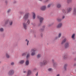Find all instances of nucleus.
<instances>
[{"mask_svg":"<svg viewBox=\"0 0 76 76\" xmlns=\"http://www.w3.org/2000/svg\"><path fill=\"white\" fill-rule=\"evenodd\" d=\"M37 18L38 19H39L40 22V23H42V22L43 20H44V18L42 17H41L39 16H38Z\"/></svg>","mask_w":76,"mask_h":76,"instance_id":"nucleus-4","label":"nucleus"},{"mask_svg":"<svg viewBox=\"0 0 76 76\" xmlns=\"http://www.w3.org/2000/svg\"><path fill=\"white\" fill-rule=\"evenodd\" d=\"M37 70V69H34V72H35V71Z\"/></svg>","mask_w":76,"mask_h":76,"instance_id":"nucleus-42","label":"nucleus"},{"mask_svg":"<svg viewBox=\"0 0 76 76\" xmlns=\"http://www.w3.org/2000/svg\"><path fill=\"white\" fill-rule=\"evenodd\" d=\"M23 73H26V71H24L23 72Z\"/></svg>","mask_w":76,"mask_h":76,"instance_id":"nucleus-44","label":"nucleus"},{"mask_svg":"<svg viewBox=\"0 0 76 76\" xmlns=\"http://www.w3.org/2000/svg\"><path fill=\"white\" fill-rule=\"evenodd\" d=\"M10 12V10H8L7 11V12L9 13V12Z\"/></svg>","mask_w":76,"mask_h":76,"instance_id":"nucleus-38","label":"nucleus"},{"mask_svg":"<svg viewBox=\"0 0 76 76\" xmlns=\"http://www.w3.org/2000/svg\"><path fill=\"white\" fill-rule=\"evenodd\" d=\"M66 58H67V56L66 55H64L62 56V58L63 59H65Z\"/></svg>","mask_w":76,"mask_h":76,"instance_id":"nucleus-21","label":"nucleus"},{"mask_svg":"<svg viewBox=\"0 0 76 76\" xmlns=\"http://www.w3.org/2000/svg\"><path fill=\"white\" fill-rule=\"evenodd\" d=\"M30 56V55L29 54H28L26 56V58H28Z\"/></svg>","mask_w":76,"mask_h":76,"instance_id":"nucleus-27","label":"nucleus"},{"mask_svg":"<svg viewBox=\"0 0 76 76\" xmlns=\"http://www.w3.org/2000/svg\"><path fill=\"white\" fill-rule=\"evenodd\" d=\"M41 37H42V34H41Z\"/></svg>","mask_w":76,"mask_h":76,"instance_id":"nucleus-50","label":"nucleus"},{"mask_svg":"<svg viewBox=\"0 0 76 76\" xmlns=\"http://www.w3.org/2000/svg\"><path fill=\"white\" fill-rule=\"evenodd\" d=\"M40 9L42 10H45L46 9V6H43L40 7Z\"/></svg>","mask_w":76,"mask_h":76,"instance_id":"nucleus-8","label":"nucleus"},{"mask_svg":"<svg viewBox=\"0 0 76 76\" xmlns=\"http://www.w3.org/2000/svg\"><path fill=\"white\" fill-rule=\"evenodd\" d=\"M25 41L26 43H27V45H28V44H29V40H28L27 39H26Z\"/></svg>","mask_w":76,"mask_h":76,"instance_id":"nucleus-22","label":"nucleus"},{"mask_svg":"<svg viewBox=\"0 0 76 76\" xmlns=\"http://www.w3.org/2000/svg\"><path fill=\"white\" fill-rule=\"evenodd\" d=\"M57 7L58 8H60V7H61V5L59 4H57Z\"/></svg>","mask_w":76,"mask_h":76,"instance_id":"nucleus-23","label":"nucleus"},{"mask_svg":"<svg viewBox=\"0 0 76 76\" xmlns=\"http://www.w3.org/2000/svg\"><path fill=\"white\" fill-rule=\"evenodd\" d=\"M64 47L65 48L69 47V42H67L64 45Z\"/></svg>","mask_w":76,"mask_h":76,"instance_id":"nucleus-5","label":"nucleus"},{"mask_svg":"<svg viewBox=\"0 0 76 76\" xmlns=\"http://www.w3.org/2000/svg\"><path fill=\"white\" fill-rule=\"evenodd\" d=\"M73 14L74 15H76V8H75L73 12Z\"/></svg>","mask_w":76,"mask_h":76,"instance_id":"nucleus-11","label":"nucleus"},{"mask_svg":"<svg viewBox=\"0 0 76 76\" xmlns=\"http://www.w3.org/2000/svg\"><path fill=\"white\" fill-rule=\"evenodd\" d=\"M66 39H64L62 41L61 44H63L66 41Z\"/></svg>","mask_w":76,"mask_h":76,"instance_id":"nucleus-17","label":"nucleus"},{"mask_svg":"<svg viewBox=\"0 0 76 76\" xmlns=\"http://www.w3.org/2000/svg\"><path fill=\"white\" fill-rule=\"evenodd\" d=\"M58 37H55V39L56 40L57 39H58Z\"/></svg>","mask_w":76,"mask_h":76,"instance_id":"nucleus-41","label":"nucleus"},{"mask_svg":"<svg viewBox=\"0 0 76 76\" xmlns=\"http://www.w3.org/2000/svg\"><path fill=\"white\" fill-rule=\"evenodd\" d=\"M72 10V8H68L67 10V13L70 12V11H71Z\"/></svg>","mask_w":76,"mask_h":76,"instance_id":"nucleus-14","label":"nucleus"},{"mask_svg":"<svg viewBox=\"0 0 76 76\" xmlns=\"http://www.w3.org/2000/svg\"><path fill=\"white\" fill-rule=\"evenodd\" d=\"M6 56L7 57V58H9V57H10V56H9V54H8V53H6Z\"/></svg>","mask_w":76,"mask_h":76,"instance_id":"nucleus-18","label":"nucleus"},{"mask_svg":"<svg viewBox=\"0 0 76 76\" xmlns=\"http://www.w3.org/2000/svg\"><path fill=\"white\" fill-rule=\"evenodd\" d=\"M61 26H62V23H59L56 27L57 28H60Z\"/></svg>","mask_w":76,"mask_h":76,"instance_id":"nucleus-9","label":"nucleus"},{"mask_svg":"<svg viewBox=\"0 0 76 76\" xmlns=\"http://www.w3.org/2000/svg\"><path fill=\"white\" fill-rule=\"evenodd\" d=\"M20 14H23V12L21 11L20 12Z\"/></svg>","mask_w":76,"mask_h":76,"instance_id":"nucleus-37","label":"nucleus"},{"mask_svg":"<svg viewBox=\"0 0 76 76\" xmlns=\"http://www.w3.org/2000/svg\"><path fill=\"white\" fill-rule=\"evenodd\" d=\"M33 14V18L34 19H35V13L34 12H32Z\"/></svg>","mask_w":76,"mask_h":76,"instance_id":"nucleus-15","label":"nucleus"},{"mask_svg":"<svg viewBox=\"0 0 76 76\" xmlns=\"http://www.w3.org/2000/svg\"><path fill=\"white\" fill-rule=\"evenodd\" d=\"M13 24V21H10L9 22V24L10 25H12Z\"/></svg>","mask_w":76,"mask_h":76,"instance_id":"nucleus-25","label":"nucleus"},{"mask_svg":"<svg viewBox=\"0 0 76 76\" xmlns=\"http://www.w3.org/2000/svg\"><path fill=\"white\" fill-rule=\"evenodd\" d=\"M62 19H64L65 18V16L64 15H63L62 17Z\"/></svg>","mask_w":76,"mask_h":76,"instance_id":"nucleus-40","label":"nucleus"},{"mask_svg":"<svg viewBox=\"0 0 76 76\" xmlns=\"http://www.w3.org/2000/svg\"><path fill=\"white\" fill-rule=\"evenodd\" d=\"M49 1V0H46V1H44V3H47V2H48Z\"/></svg>","mask_w":76,"mask_h":76,"instance_id":"nucleus-35","label":"nucleus"},{"mask_svg":"<svg viewBox=\"0 0 76 76\" xmlns=\"http://www.w3.org/2000/svg\"><path fill=\"white\" fill-rule=\"evenodd\" d=\"M35 49H34L31 50V55L32 56H34L35 54Z\"/></svg>","mask_w":76,"mask_h":76,"instance_id":"nucleus-6","label":"nucleus"},{"mask_svg":"<svg viewBox=\"0 0 76 76\" xmlns=\"http://www.w3.org/2000/svg\"><path fill=\"white\" fill-rule=\"evenodd\" d=\"M48 63V60H45L43 62H40V64L41 66H42V65H46V64Z\"/></svg>","mask_w":76,"mask_h":76,"instance_id":"nucleus-1","label":"nucleus"},{"mask_svg":"<svg viewBox=\"0 0 76 76\" xmlns=\"http://www.w3.org/2000/svg\"><path fill=\"white\" fill-rule=\"evenodd\" d=\"M72 1V0H67V3H71Z\"/></svg>","mask_w":76,"mask_h":76,"instance_id":"nucleus-28","label":"nucleus"},{"mask_svg":"<svg viewBox=\"0 0 76 76\" xmlns=\"http://www.w3.org/2000/svg\"><path fill=\"white\" fill-rule=\"evenodd\" d=\"M1 63V62H0V63Z\"/></svg>","mask_w":76,"mask_h":76,"instance_id":"nucleus-52","label":"nucleus"},{"mask_svg":"<svg viewBox=\"0 0 76 76\" xmlns=\"http://www.w3.org/2000/svg\"><path fill=\"white\" fill-rule=\"evenodd\" d=\"M61 19L60 18L57 19V21H58V22H61Z\"/></svg>","mask_w":76,"mask_h":76,"instance_id":"nucleus-29","label":"nucleus"},{"mask_svg":"<svg viewBox=\"0 0 76 76\" xmlns=\"http://www.w3.org/2000/svg\"><path fill=\"white\" fill-rule=\"evenodd\" d=\"M48 71H52L53 69L52 68H49L48 69Z\"/></svg>","mask_w":76,"mask_h":76,"instance_id":"nucleus-32","label":"nucleus"},{"mask_svg":"<svg viewBox=\"0 0 76 76\" xmlns=\"http://www.w3.org/2000/svg\"><path fill=\"white\" fill-rule=\"evenodd\" d=\"M36 76H38V72H37V74H36Z\"/></svg>","mask_w":76,"mask_h":76,"instance_id":"nucleus-46","label":"nucleus"},{"mask_svg":"<svg viewBox=\"0 0 76 76\" xmlns=\"http://www.w3.org/2000/svg\"><path fill=\"white\" fill-rule=\"evenodd\" d=\"M54 60H52V62H53V61H54Z\"/></svg>","mask_w":76,"mask_h":76,"instance_id":"nucleus-49","label":"nucleus"},{"mask_svg":"<svg viewBox=\"0 0 76 76\" xmlns=\"http://www.w3.org/2000/svg\"><path fill=\"white\" fill-rule=\"evenodd\" d=\"M67 64H65L64 67L63 69L64 70H65V71L67 70Z\"/></svg>","mask_w":76,"mask_h":76,"instance_id":"nucleus-12","label":"nucleus"},{"mask_svg":"<svg viewBox=\"0 0 76 76\" xmlns=\"http://www.w3.org/2000/svg\"><path fill=\"white\" fill-rule=\"evenodd\" d=\"M3 29L2 28H0V32H3Z\"/></svg>","mask_w":76,"mask_h":76,"instance_id":"nucleus-31","label":"nucleus"},{"mask_svg":"<svg viewBox=\"0 0 76 76\" xmlns=\"http://www.w3.org/2000/svg\"><path fill=\"white\" fill-rule=\"evenodd\" d=\"M14 73L15 72H14V70H11L8 73V75H10V76H11L12 75H13L14 74Z\"/></svg>","mask_w":76,"mask_h":76,"instance_id":"nucleus-2","label":"nucleus"},{"mask_svg":"<svg viewBox=\"0 0 76 76\" xmlns=\"http://www.w3.org/2000/svg\"><path fill=\"white\" fill-rule=\"evenodd\" d=\"M15 3H16V1H15Z\"/></svg>","mask_w":76,"mask_h":76,"instance_id":"nucleus-53","label":"nucleus"},{"mask_svg":"<svg viewBox=\"0 0 76 76\" xmlns=\"http://www.w3.org/2000/svg\"><path fill=\"white\" fill-rule=\"evenodd\" d=\"M24 62H25V61L24 60H21L19 62V63L20 64H23V63H24Z\"/></svg>","mask_w":76,"mask_h":76,"instance_id":"nucleus-16","label":"nucleus"},{"mask_svg":"<svg viewBox=\"0 0 76 76\" xmlns=\"http://www.w3.org/2000/svg\"><path fill=\"white\" fill-rule=\"evenodd\" d=\"M36 76H38V72H37V74H36Z\"/></svg>","mask_w":76,"mask_h":76,"instance_id":"nucleus-45","label":"nucleus"},{"mask_svg":"<svg viewBox=\"0 0 76 76\" xmlns=\"http://www.w3.org/2000/svg\"><path fill=\"white\" fill-rule=\"evenodd\" d=\"M32 73V71L30 70H28L27 74V76H30L31 74Z\"/></svg>","mask_w":76,"mask_h":76,"instance_id":"nucleus-7","label":"nucleus"},{"mask_svg":"<svg viewBox=\"0 0 76 76\" xmlns=\"http://www.w3.org/2000/svg\"><path fill=\"white\" fill-rule=\"evenodd\" d=\"M39 1H42V0H39Z\"/></svg>","mask_w":76,"mask_h":76,"instance_id":"nucleus-48","label":"nucleus"},{"mask_svg":"<svg viewBox=\"0 0 76 76\" xmlns=\"http://www.w3.org/2000/svg\"><path fill=\"white\" fill-rule=\"evenodd\" d=\"M71 38L73 40H75V34H73L71 36Z\"/></svg>","mask_w":76,"mask_h":76,"instance_id":"nucleus-10","label":"nucleus"},{"mask_svg":"<svg viewBox=\"0 0 76 76\" xmlns=\"http://www.w3.org/2000/svg\"><path fill=\"white\" fill-rule=\"evenodd\" d=\"M23 27L25 29H27V26H26V25L25 24H23Z\"/></svg>","mask_w":76,"mask_h":76,"instance_id":"nucleus-20","label":"nucleus"},{"mask_svg":"<svg viewBox=\"0 0 76 76\" xmlns=\"http://www.w3.org/2000/svg\"><path fill=\"white\" fill-rule=\"evenodd\" d=\"M62 12L64 13H66V12H67V10L66 9H62Z\"/></svg>","mask_w":76,"mask_h":76,"instance_id":"nucleus-19","label":"nucleus"},{"mask_svg":"<svg viewBox=\"0 0 76 76\" xmlns=\"http://www.w3.org/2000/svg\"><path fill=\"white\" fill-rule=\"evenodd\" d=\"M75 60H76V58H75Z\"/></svg>","mask_w":76,"mask_h":76,"instance_id":"nucleus-51","label":"nucleus"},{"mask_svg":"<svg viewBox=\"0 0 76 76\" xmlns=\"http://www.w3.org/2000/svg\"><path fill=\"white\" fill-rule=\"evenodd\" d=\"M56 76H60V74H57Z\"/></svg>","mask_w":76,"mask_h":76,"instance_id":"nucleus-43","label":"nucleus"},{"mask_svg":"<svg viewBox=\"0 0 76 76\" xmlns=\"http://www.w3.org/2000/svg\"><path fill=\"white\" fill-rule=\"evenodd\" d=\"M5 3H7V1H5Z\"/></svg>","mask_w":76,"mask_h":76,"instance_id":"nucleus-47","label":"nucleus"},{"mask_svg":"<svg viewBox=\"0 0 76 76\" xmlns=\"http://www.w3.org/2000/svg\"><path fill=\"white\" fill-rule=\"evenodd\" d=\"M8 22H9V20H7L5 22V24H7V23H8Z\"/></svg>","mask_w":76,"mask_h":76,"instance_id":"nucleus-34","label":"nucleus"},{"mask_svg":"<svg viewBox=\"0 0 76 76\" xmlns=\"http://www.w3.org/2000/svg\"><path fill=\"white\" fill-rule=\"evenodd\" d=\"M61 35V34L60 33H59L58 35V38H60Z\"/></svg>","mask_w":76,"mask_h":76,"instance_id":"nucleus-30","label":"nucleus"},{"mask_svg":"<svg viewBox=\"0 0 76 76\" xmlns=\"http://www.w3.org/2000/svg\"><path fill=\"white\" fill-rule=\"evenodd\" d=\"M29 15V13H27L25 14V15L23 17L24 19L25 20H26V19H27L28 18V16Z\"/></svg>","mask_w":76,"mask_h":76,"instance_id":"nucleus-3","label":"nucleus"},{"mask_svg":"<svg viewBox=\"0 0 76 76\" xmlns=\"http://www.w3.org/2000/svg\"><path fill=\"white\" fill-rule=\"evenodd\" d=\"M27 54V53H24L22 54V56H26V55Z\"/></svg>","mask_w":76,"mask_h":76,"instance_id":"nucleus-26","label":"nucleus"},{"mask_svg":"<svg viewBox=\"0 0 76 76\" xmlns=\"http://www.w3.org/2000/svg\"><path fill=\"white\" fill-rule=\"evenodd\" d=\"M29 60H27L26 61V66H28V65H29Z\"/></svg>","mask_w":76,"mask_h":76,"instance_id":"nucleus-13","label":"nucleus"},{"mask_svg":"<svg viewBox=\"0 0 76 76\" xmlns=\"http://www.w3.org/2000/svg\"><path fill=\"white\" fill-rule=\"evenodd\" d=\"M41 54H39L37 55V58H39L40 57H41Z\"/></svg>","mask_w":76,"mask_h":76,"instance_id":"nucleus-24","label":"nucleus"},{"mask_svg":"<svg viewBox=\"0 0 76 76\" xmlns=\"http://www.w3.org/2000/svg\"><path fill=\"white\" fill-rule=\"evenodd\" d=\"M51 4H49L48 5V8H49V7H50V6H51Z\"/></svg>","mask_w":76,"mask_h":76,"instance_id":"nucleus-36","label":"nucleus"},{"mask_svg":"<svg viewBox=\"0 0 76 76\" xmlns=\"http://www.w3.org/2000/svg\"><path fill=\"white\" fill-rule=\"evenodd\" d=\"M30 22V21H29V20H28L27 22V25H28V24H29V23Z\"/></svg>","mask_w":76,"mask_h":76,"instance_id":"nucleus-33","label":"nucleus"},{"mask_svg":"<svg viewBox=\"0 0 76 76\" xmlns=\"http://www.w3.org/2000/svg\"><path fill=\"white\" fill-rule=\"evenodd\" d=\"M14 62H12L11 64V65H14Z\"/></svg>","mask_w":76,"mask_h":76,"instance_id":"nucleus-39","label":"nucleus"}]
</instances>
